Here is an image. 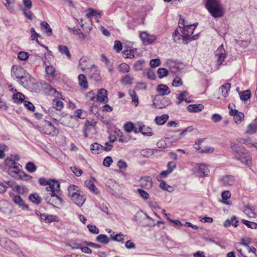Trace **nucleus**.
I'll use <instances>...</instances> for the list:
<instances>
[{
	"instance_id": "nucleus-1",
	"label": "nucleus",
	"mask_w": 257,
	"mask_h": 257,
	"mask_svg": "<svg viewBox=\"0 0 257 257\" xmlns=\"http://www.w3.org/2000/svg\"><path fill=\"white\" fill-rule=\"evenodd\" d=\"M11 75L14 78L17 79L25 87L31 90L38 91L40 88L49 95L59 98L61 94L56 89L44 81L36 82L35 80L29 74L26 73L24 69L20 66H13L11 69Z\"/></svg>"
},
{
	"instance_id": "nucleus-2",
	"label": "nucleus",
	"mask_w": 257,
	"mask_h": 257,
	"mask_svg": "<svg viewBox=\"0 0 257 257\" xmlns=\"http://www.w3.org/2000/svg\"><path fill=\"white\" fill-rule=\"evenodd\" d=\"M230 148L236 160L248 167L252 166V156L248 150L238 144L232 142L230 143Z\"/></svg>"
},
{
	"instance_id": "nucleus-3",
	"label": "nucleus",
	"mask_w": 257,
	"mask_h": 257,
	"mask_svg": "<svg viewBox=\"0 0 257 257\" xmlns=\"http://www.w3.org/2000/svg\"><path fill=\"white\" fill-rule=\"evenodd\" d=\"M178 27L183 36V44H188L190 42V38L193 34L194 29L191 27L190 24L186 22L182 17H180Z\"/></svg>"
},
{
	"instance_id": "nucleus-4",
	"label": "nucleus",
	"mask_w": 257,
	"mask_h": 257,
	"mask_svg": "<svg viewBox=\"0 0 257 257\" xmlns=\"http://www.w3.org/2000/svg\"><path fill=\"white\" fill-rule=\"evenodd\" d=\"M206 7L212 16H223L221 8L216 0H207Z\"/></svg>"
},
{
	"instance_id": "nucleus-5",
	"label": "nucleus",
	"mask_w": 257,
	"mask_h": 257,
	"mask_svg": "<svg viewBox=\"0 0 257 257\" xmlns=\"http://www.w3.org/2000/svg\"><path fill=\"white\" fill-rule=\"evenodd\" d=\"M40 128H41V131L46 135L55 136L58 134V131L56 128L51 122L47 120H45L44 125L42 127H40Z\"/></svg>"
},
{
	"instance_id": "nucleus-6",
	"label": "nucleus",
	"mask_w": 257,
	"mask_h": 257,
	"mask_svg": "<svg viewBox=\"0 0 257 257\" xmlns=\"http://www.w3.org/2000/svg\"><path fill=\"white\" fill-rule=\"evenodd\" d=\"M74 20L77 21L84 31L89 32L92 29V21L91 17H75Z\"/></svg>"
},
{
	"instance_id": "nucleus-7",
	"label": "nucleus",
	"mask_w": 257,
	"mask_h": 257,
	"mask_svg": "<svg viewBox=\"0 0 257 257\" xmlns=\"http://www.w3.org/2000/svg\"><path fill=\"white\" fill-rule=\"evenodd\" d=\"M0 245L8 250L16 251L19 249V246L12 240L6 237L0 236Z\"/></svg>"
},
{
	"instance_id": "nucleus-8",
	"label": "nucleus",
	"mask_w": 257,
	"mask_h": 257,
	"mask_svg": "<svg viewBox=\"0 0 257 257\" xmlns=\"http://www.w3.org/2000/svg\"><path fill=\"white\" fill-rule=\"evenodd\" d=\"M140 38L145 46L152 44L156 40L155 35H151L146 31L141 32L140 34Z\"/></svg>"
},
{
	"instance_id": "nucleus-9",
	"label": "nucleus",
	"mask_w": 257,
	"mask_h": 257,
	"mask_svg": "<svg viewBox=\"0 0 257 257\" xmlns=\"http://www.w3.org/2000/svg\"><path fill=\"white\" fill-rule=\"evenodd\" d=\"M215 56L217 60V64L220 65L222 64L223 61L226 57V51L224 48V46L221 44L215 51Z\"/></svg>"
},
{
	"instance_id": "nucleus-10",
	"label": "nucleus",
	"mask_w": 257,
	"mask_h": 257,
	"mask_svg": "<svg viewBox=\"0 0 257 257\" xmlns=\"http://www.w3.org/2000/svg\"><path fill=\"white\" fill-rule=\"evenodd\" d=\"M228 107L230 109L229 114L233 116V119L235 123H240L244 118V114L241 112L238 111L236 109L230 108V105L228 106Z\"/></svg>"
},
{
	"instance_id": "nucleus-11",
	"label": "nucleus",
	"mask_w": 257,
	"mask_h": 257,
	"mask_svg": "<svg viewBox=\"0 0 257 257\" xmlns=\"http://www.w3.org/2000/svg\"><path fill=\"white\" fill-rule=\"evenodd\" d=\"M70 198L76 205L80 207L83 205L86 199L85 196L82 195V192L81 191L77 194L72 195V196Z\"/></svg>"
},
{
	"instance_id": "nucleus-12",
	"label": "nucleus",
	"mask_w": 257,
	"mask_h": 257,
	"mask_svg": "<svg viewBox=\"0 0 257 257\" xmlns=\"http://www.w3.org/2000/svg\"><path fill=\"white\" fill-rule=\"evenodd\" d=\"M22 167V166L17 162L15 166L12 168V170L8 171L7 173L10 176L16 180L19 175L23 170Z\"/></svg>"
},
{
	"instance_id": "nucleus-13",
	"label": "nucleus",
	"mask_w": 257,
	"mask_h": 257,
	"mask_svg": "<svg viewBox=\"0 0 257 257\" xmlns=\"http://www.w3.org/2000/svg\"><path fill=\"white\" fill-rule=\"evenodd\" d=\"M96 101L100 102H107V91L104 88L98 90L96 96Z\"/></svg>"
},
{
	"instance_id": "nucleus-14",
	"label": "nucleus",
	"mask_w": 257,
	"mask_h": 257,
	"mask_svg": "<svg viewBox=\"0 0 257 257\" xmlns=\"http://www.w3.org/2000/svg\"><path fill=\"white\" fill-rule=\"evenodd\" d=\"M235 180L234 176L229 175H224L219 179L220 182L224 186H231L233 185Z\"/></svg>"
},
{
	"instance_id": "nucleus-15",
	"label": "nucleus",
	"mask_w": 257,
	"mask_h": 257,
	"mask_svg": "<svg viewBox=\"0 0 257 257\" xmlns=\"http://www.w3.org/2000/svg\"><path fill=\"white\" fill-rule=\"evenodd\" d=\"M135 133H142L144 136H152L153 134L151 131V129L149 127H146L144 125H139L138 128L134 127Z\"/></svg>"
},
{
	"instance_id": "nucleus-16",
	"label": "nucleus",
	"mask_w": 257,
	"mask_h": 257,
	"mask_svg": "<svg viewBox=\"0 0 257 257\" xmlns=\"http://www.w3.org/2000/svg\"><path fill=\"white\" fill-rule=\"evenodd\" d=\"M53 106L51 108H49V109L48 110V113L49 114L52 115V112L54 111L55 110H60L63 107V103L62 102V101L57 98H54L53 100Z\"/></svg>"
},
{
	"instance_id": "nucleus-17",
	"label": "nucleus",
	"mask_w": 257,
	"mask_h": 257,
	"mask_svg": "<svg viewBox=\"0 0 257 257\" xmlns=\"http://www.w3.org/2000/svg\"><path fill=\"white\" fill-rule=\"evenodd\" d=\"M153 182L152 179L148 176L141 178L140 180V186L145 189H151L152 187Z\"/></svg>"
},
{
	"instance_id": "nucleus-18",
	"label": "nucleus",
	"mask_w": 257,
	"mask_h": 257,
	"mask_svg": "<svg viewBox=\"0 0 257 257\" xmlns=\"http://www.w3.org/2000/svg\"><path fill=\"white\" fill-rule=\"evenodd\" d=\"M24 8H23V14L25 16H32L33 14L30 10L32 7V2L31 0H23Z\"/></svg>"
},
{
	"instance_id": "nucleus-19",
	"label": "nucleus",
	"mask_w": 257,
	"mask_h": 257,
	"mask_svg": "<svg viewBox=\"0 0 257 257\" xmlns=\"http://www.w3.org/2000/svg\"><path fill=\"white\" fill-rule=\"evenodd\" d=\"M145 19L144 17L133 18L132 20H130L128 23V27L130 29H134L137 26L144 24Z\"/></svg>"
},
{
	"instance_id": "nucleus-20",
	"label": "nucleus",
	"mask_w": 257,
	"mask_h": 257,
	"mask_svg": "<svg viewBox=\"0 0 257 257\" xmlns=\"http://www.w3.org/2000/svg\"><path fill=\"white\" fill-rule=\"evenodd\" d=\"M48 186L46 188L47 191L54 192L60 191V183L55 180H52L51 183L47 185Z\"/></svg>"
},
{
	"instance_id": "nucleus-21",
	"label": "nucleus",
	"mask_w": 257,
	"mask_h": 257,
	"mask_svg": "<svg viewBox=\"0 0 257 257\" xmlns=\"http://www.w3.org/2000/svg\"><path fill=\"white\" fill-rule=\"evenodd\" d=\"M156 90L159 93L158 95L156 96V98L159 95L164 96L169 94L170 93L169 87L165 84H159L157 86Z\"/></svg>"
},
{
	"instance_id": "nucleus-22",
	"label": "nucleus",
	"mask_w": 257,
	"mask_h": 257,
	"mask_svg": "<svg viewBox=\"0 0 257 257\" xmlns=\"http://www.w3.org/2000/svg\"><path fill=\"white\" fill-rule=\"evenodd\" d=\"M172 38L173 41L178 44L182 43L183 44V36L181 33L179 28L176 29L172 34Z\"/></svg>"
},
{
	"instance_id": "nucleus-23",
	"label": "nucleus",
	"mask_w": 257,
	"mask_h": 257,
	"mask_svg": "<svg viewBox=\"0 0 257 257\" xmlns=\"http://www.w3.org/2000/svg\"><path fill=\"white\" fill-rule=\"evenodd\" d=\"M171 103V101L170 100V99H169L168 98L164 97L161 100L160 103H157L156 102H154L153 103V105L156 108L162 109L169 105Z\"/></svg>"
},
{
	"instance_id": "nucleus-24",
	"label": "nucleus",
	"mask_w": 257,
	"mask_h": 257,
	"mask_svg": "<svg viewBox=\"0 0 257 257\" xmlns=\"http://www.w3.org/2000/svg\"><path fill=\"white\" fill-rule=\"evenodd\" d=\"M17 163L13 159L7 157L5 160V167H4V171L7 173L10 170H12L15 165Z\"/></svg>"
},
{
	"instance_id": "nucleus-25",
	"label": "nucleus",
	"mask_w": 257,
	"mask_h": 257,
	"mask_svg": "<svg viewBox=\"0 0 257 257\" xmlns=\"http://www.w3.org/2000/svg\"><path fill=\"white\" fill-rule=\"evenodd\" d=\"M197 175L199 177H204L208 175L209 170L208 167L204 164H200L197 170Z\"/></svg>"
},
{
	"instance_id": "nucleus-26",
	"label": "nucleus",
	"mask_w": 257,
	"mask_h": 257,
	"mask_svg": "<svg viewBox=\"0 0 257 257\" xmlns=\"http://www.w3.org/2000/svg\"><path fill=\"white\" fill-rule=\"evenodd\" d=\"M13 200L15 204L18 205L22 209H28V206L26 204L21 197L18 195H15L13 196Z\"/></svg>"
},
{
	"instance_id": "nucleus-27",
	"label": "nucleus",
	"mask_w": 257,
	"mask_h": 257,
	"mask_svg": "<svg viewBox=\"0 0 257 257\" xmlns=\"http://www.w3.org/2000/svg\"><path fill=\"white\" fill-rule=\"evenodd\" d=\"M11 205L10 203L6 200L0 201V211L6 214L11 210Z\"/></svg>"
},
{
	"instance_id": "nucleus-28",
	"label": "nucleus",
	"mask_w": 257,
	"mask_h": 257,
	"mask_svg": "<svg viewBox=\"0 0 257 257\" xmlns=\"http://www.w3.org/2000/svg\"><path fill=\"white\" fill-rule=\"evenodd\" d=\"M103 147L100 144L97 143H94L91 145L90 150L93 154H100L103 151Z\"/></svg>"
},
{
	"instance_id": "nucleus-29",
	"label": "nucleus",
	"mask_w": 257,
	"mask_h": 257,
	"mask_svg": "<svg viewBox=\"0 0 257 257\" xmlns=\"http://www.w3.org/2000/svg\"><path fill=\"white\" fill-rule=\"evenodd\" d=\"M78 83L80 87L84 89H86L88 87V82L85 76L81 74L78 77Z\"/></svg>"
},
{
	"instance_id": "nucleus-30",
	"label": "nucleus",
	"mask_w": 257,
	"mask_h": 257,
	"mask_svg": "<svg viewBox=\"0 0 257 257\" xmlns=\"http://www.w3.org/2000/svg\"><path fill=\"white\" fill-rule=\"evenodd\" d=\"M204 105L202 104H190L187 106V110L190 112H198L202 110Z\"/></svg>"
},
{
	"instance_id": "nucleus-31",
	"label": "nucleus",
	"mask_w": 257,
	"mask_h": 257,
	"mask_svg": "<svg viewBox=\"0 0 257 257\" xmlns=\"http://www.w3.org/2000/svg\"><path fill=\"white\" fill-rule=\"evenodd\" d=\"M257 131V117L254 120L253 122L248 124L247 130L246 133L249 135H252L255 134Z\"/></svg>"
},
{
	"instance_id": "nucleus-32",
	"label": "nucleus",
	"mask_w": 257,
	"mask_h": 257,
	"mask_svg": "<svg viewBox=\"0 0 257 257\" xmlns=\"http://www.w3.org/2000/svg\"><path fill=\"white\" fill-rule=\"evenodd\" d=\"M53 195L54 192H49L45 194L43 198L47 203L53 205V204L58 203L57 201H56L55 198H54Z\"/></svg>"
},
{
	"instance_id": "nucleus-33",
	"label": "nucleus",
	"mask_w": 257,
	"mask_h": 257,
	"mask_svg": "<svg viewBox=\"0 0 257 257\" xmlns=\"http://www.w3.org/2000/svg\"><path fill=\"white\" fill-rule=\"evenodd\" d=\"M238 220L236 219L235 216H233L230 219H227L223 223V225L225 227H228L231 225H233L234 227H237L238 226Z\"/></svg>"
},
{
	"instance_id": "nucleus-34",
	"label": "nucleus",
	"mask_w": 257,
	"mask_h": 257,
	"mask_svg": "<svg viewBox=\"0 0 257 257\" xmlns=\"http://www.w3.org/2000/svg\"><path fill=\"white\" fill-rule=\"evenodd\" d=\"M169 119V115L167 114H164L160 116H157L155 118V122L159 125L164 124Z\"/></svg>"
},
{
	"instance_id": "nucleus-35",
	"label": "nucleus",
	"mask_w": 257,
	"mask_h": 257,
	"mask_svg": "<svg viewBox=\"0 0 257 257\" xmlns=\"http://www.w3.org/2000/svg\"><path fill=\"white\" fill-rule=\"evenodd\" d=\"M85 16H100L103 15L102 12L100 10H94L92 8H88L86 10Z\"/></svg>"
},
{
	"instance_id": "nucleus-36",
	"label": "nucleus",
	"mask_w": 257,
	"mask_h": 257,
	"mask_svg": "<svg viewBox=\"0 0 257 257\" xmlns=\"http://www.w3.org/2000/svg\"><path fill=\"white\" fill-rule=\"evenodd\" d=\"M125 235L121 233H117L116 234H110V239L121 243H123L125 239Z\"/></svg>"
},
{
	"instance_id": "nucleus-37",
	"label": "nucleus",
	"mask_w": 257,
	"mask_h": 257,
	"mask_svg": "<svg viewBox=\"0 0 257 257\" xmlns=\"http://www.w3.org/2000/svg\"><path fill=\"white\" fill-rule=\"evenodd\" d=\"M29 198L31 201L37 205L39 204L42 201L41 197L37 193L30 194Z\"/></svg>"
},
{
	"instance_id": "nucleus-38",
	"label": "nucleus",
	"mask_w": 257,
	"mask_h": 257,
	"mask_svg": "<svg viewBox=\"0 0 257 257\" xmlns=\"http://www.w3.org/2000/svg\"><path fill=\"white\" fill-rule=\"evenodd\" d=\"M96 241L103 243L104 244H107L109 242V239L105 234H101L96 237Z\"/></svg>"
},
{
	"instance_id": "nucleus-39",
	"label": "nucleus",
	"mask_w": 257,
	"mask_h": 257,
	"mask_svg": "<svg viewBox=\"0 0 257 257\" xmlns=\"http://www.w3.org/2000/svg\"><path fill=\"white\" fill-rule=\"evenodd\" d=\"M243 211L249 217L254 218L256 216V213L253 212V210L251 209V206L249 205L245 206Z\"/></svg>"
},
{
	"instance_id": "nucleus-40",
	"label": "nucleus",
	"mask_w": 257,
	"mask_h": 257,
	"mask_svg": "<svg viewBox=\"0 0 257 257\" xmlns=\"http://www.w3.org/2000/svg\"><path fill=\"white\" fill-rule=\"evenodd\" d=\"M42 28L45 30V33L48 36H51L52 34V30L48 23L45 21L42 22L41 23Z\"/></svg>"
},
{
	"instance_id": "nucleus-41",
	"label": "nucleus",
	"mask_w": 257,
	"mask_h": 257,
	"mask_svg": "<svg viewBox=\"0 0 257 257\" xmlns=\"http://www.w3.org/2000/svg\"><path fill=\"white\" fill-rule=\"evenodd\" d=\"M25 97L24 94L21 92H17L13 95V98L15 102L20 103L23 102Z\"/></svg>"
},
{
	"instance_id": "nucleus-42",
	"label": "nucleus",
	"mask_w": 257,
	"mask_h": 257,
	"mask_svg": "<svg viewBox=\"0 0 257 257\" xmlns=\"http://www.w3.org/2000/svg\"><path fill=\"white\" fill-rule=\"evenodd\" d=\"M58 50L62 54L66 55L69 59L71 58V55L68 48L66 46L59 45L58 46Z\"/></svg>"
},
{
	"instance_id": "nucleus-43",
	"label": "nucleus",
	"mask_w": 257,
	"mask_h": 257,
	"mask_svg": "<svg viewBox=\"0 0 257 257\" xmlns=\"http://www.w3.org/2000/svg\"><path fill=\"white\" fill-rule=\"evenodd\" d=\"M231 87V84L228 83H225L220 87L222 95L226 97L228 95V91Z\"/></svg>"
},
{
	"instance_id": "nucleus-44",
	"label": "nucleus",
	"mask_w": 257,
	"mask_h": 257,
	"mask_svg": "<svg viewBox=\"0 0 257 257\" xmlns=\"http://www.w3.org/2000/svg\"><path fill=\"white\" fill-rule=\"evenodd\" d=\"M32 176L27 174L23 170L21 172V173L19 175L18 178H17V180H23V181H28L32 179Z\"/></svg>"
},
{
	"instance_id": "nucleus-45",
	"label": "nucleus",
	"mask_w": 257,
	"mask_h": 257,
	"mask_svg": "<svg viewBox=\"0 0 257 257\" xmlns=\"http://www.w3.org/2000/svg\"><path fill=\"white\" fill-rule=\"evenodd\" d=\"M230 197L231 193L229 191H223L221 193V197L222 199V201L221 202L225 204H230L227 200L230 198Z\"/></svg>"
},
{
	"instance_id": "nucleus-46",
	"label": "nucleus",
	"mask_w": 257,
	"mask_h": 257,
	"mask_svg": "<svg viewBox=\"0 0 257 257\" xmlns=\"http://www.w3.org/2000/svg\"><path fill=\"white\" fill-rule=\"evenodd\" d=\"M68 196L71 197L72 196V195H74L75 194H77L78 192L80 191L78 189V187L74 185H71L69 186L68 188Z\"/></svg>"
},
{
	"instance_id": "nucleus-47",
	"label": "nucleus",
	"mask_w": 257,
	"mask_h": 257,
	"mask_svg": "<svg viewBox=\"0 0 257 257\" xmlns=\"http://www.w3.org/2000/svg\"><path fill=\"white\" fill-rule=\"evenodd\" d=\"M239 97L241 100L243 101H246L251 96L250 92L249 90H246L239 92Z\"/></svg>"
},
{
	"instance_id": "nucleus-48",
	"label": "nucleus",
	"mask_w": 257,
	"mask_h": 257,
	"mask_svg": "<svg viewBox=\"0 0 257 257\" xmlns=\"http://www.w3.org/2000/svg\"><path fill=\"white\" fill-rule=\"evenodd\" d=\"M134 78L129 75H126L121 79V82L123 85H132L133 83Z\"/></svg>"
},
{
	"instance_id": "nucleus-49",
	"label": "nucleus",
	"mask_w": 257,
	"mask_h": 257,
	"mask_svg": "<svg viewBox=\"0 0 257 257\" xmlns=\"http://www.w3.org/2000/svg\"><path fill=\"white\" fill-rule=\"evenodd\" d=\"M25 168L30 173H33L37 170V166L32 162H29L26 165Z\"/></svg>"
},
{
	"instance_id": "nucleus-50",
	"label": "nucleus",
	"mask_w": 257,
	"mask_h": 257,
	"mask_svg": "<svg viewBox=\"0 0 257 257\" xmlns=\"http://www.w3.org/2000/svg\"><path fill=\"white\" fill-rule=\"evenodd\" d=\"M241 222L245 225L248 228L251 229H256L257 228V223L254 222L249 221L245 219H241Z\"/></svg>"
},
{
	"instance_id": "nucleus-51",
	"label": "nucleus",
	"mask_w": 257,
	"mask_h": 257,
	"mask_svg": "<svg viewBox=\"0 0 257 257\" xmlns=\"http://www.w3.org/2000/svg\"><path fill=\"white\" fill-rule=\"evenodd\" d=\"M45 71L47 74L52 77H55V69L52 65H46Z\"/></svg>"
},
{
	"instance_id": "nucleus-52",
	"label": "nucleus",
	"mask_w": 257,
	"mask_h": 257,
	"mask_svg": "<svg viewBox=\"0 0 257 257\" xmlns=\"http://www.w3.org/2000/svg\"><path fill=\"white\" fill-rule=\"evenodd\" d=\"M130 67L126 63H121L118 66V70L122 73H127L130 71Z\"/></svg>"
},
{
	"instance_id": "nucleus-53",
	"label": "nucleus",
	"mask_w": 257,
	"mask_h": 257,
	"mask_svg": "<svg viewBox=\"0 0 257 257\" xmlns=\"http://www.w3.org/2000/svg\"><path fill=\"white\" fill-rule=\"evenodd\" d=\"M130 95L131 97L132 102L134 103L136 106H137L139 104V98L136 92L134 90L131 91Z\"/></svg>"
},
{
	"instance_id": "nucleus-54",
	"label": "nucleus",
	"mask_w": 257,
	"mask_h": 257,
	"mask_svg": "<svg viewBox=\"0 0 257 257\" xmlns=\"http://www.w3.org/2000/svg\"><path fill=\"white\" fill-rule=\"evenodd\" d=\"M3 3L5 5L7 9L11 11L13 9V5L15 3V0H1Z\"/></svg>"
},
{
	"instance_id": "nucleus-55",
	"label": "nucleus",
	"mask_w": 257,
	"mask_h": 257,
	"mask_svg": "<svg viewBox=\"0 0 257 257\" xmlns=\"http://www.w3.org/2000/svg\"><path fill=\"white\" fill-rule=\"evenodd\" d=\"M158 76L160 78H162L168 74V71L164 68H160L158 70Z\"/></svg>"
},
{
	"instance_id": "nucleus-56",
	"label": "nucleus",
	"mask_w": 257,
	"mask_h": 257,
	"mask_svg": "<svg viewBox=\"0 0 257 257\" xmlns=\"http://www.w3.org/2000/svg\"><path fill=\"white\" fill-rule=\"evenodd\" d=\"M145 61L142 60L137 61L134 65L135 69L137 71L141 70L143 69Z\"/></svg>"
},
{
	"instance_id": "nucleus-57",
	"label": "nucleus",
	"mask_w": 257,
	"mask_h": 257,
	"mask_svg": "<svg viewBox=\"0 0 257 257\" xmlns=\"http://www.w3.org/2000/svg\"><path fill=\"white\" fill-rule=\"evenodd\" d=\"M87 227L89 230V231L93 234H98L99 232V230L98 228H97L95 225L92 224H88Z\"/></svg>"
},
{
	"instance_id": "nucleus-58",
	"label": "nucleus",
	"mask_w": 257,
	"mask_h": 257,
	"mask_svg": "<svg viewBox=\"0 0 257 257\" xmlns=\"http://www.w3.org/2000/svg\"><path fill=\"white\" fill-rule=\"evenodd\" d=\"M59 191L54 192L53 197L55 198L56 201H57L58 203L56 204H61L62 205L63 203V200L62 197L60 196V194L59 193Z\"/></svg>"
},
{
	"instance_id": "nucleus-59",
	"label": "nucleus",
	"mask_w": 257,
	"mask_h": 257,
	"mask_svg": "<svg viewBox=\"0 0 257 257\" xmlns=\"http://www.w3.org/2000/svg\"><path fill=\"white\" fill-rule=\"evenodd\" d=\"M172 85L176 87L181 86L182 85L181 79L178 76H176L172 82Z\"/></svg>"
},
{
	"instance_id": "nucleus-60",
	"label": "nucleus",
	"mask_w": 257,
	"mask_h": 257,
	"mask_svg": "<svg viewBox=\"0 0 257 257\" xmlns=\"http://www.w3.org/2000/svg\"><path fill=\"white\" fill-rule=\"evenodd\" d=\"M137 191L138 192L139 195L141 196L142 198L145 200H147L149 198V194L146 191L142 189H138Z\"/></svg>"
},
{
	"instance_id": "nucleus-61",
	"label": "nucleus",
	"mask_w": 257,
	"mask_h": 257,
	"mask_svg": "<svg viewBox=\"0 0 257 257\" xmlns=\"http://www.w3.org/2000/svg\"><path fill=\"white\" fill-rule=\"evenodd\" d=\"M29 57L27 52L21 51L18 54V58L21 60H26Z\"/></svg>"
},
{
	"instance_id": "nucleus-62",
	"label": "nucleus",
	"mask_w": 257,
	"mask_h": 257,
	"mask_svg": "<svg viewBox=\"0 0 257 257\" xmlns=\"http://www.w3.org/2000/svg\"><path fill=\"white\" fill-rule=\"evenodd\" d=\"M122 44L119 41L116 40L114 41L113 48L116 51V52H120L122 50Z\"/></svg>"
},
{
	"instance_id": "nucleus-63",
	"label": "nucleus",
	"mask_w": 257,
	"mask_h": 257,
	"mask_svg": "<svg viewBox=\"0 0 257 257\" xmlns=\"http://www.w3.org/2000/svg\"><path fill=\"white\" fill-rule=\"evenodd\" d=\"M134 124L131 122H126L124 125V130L127 133H131L134 130Z\"/></svg>"
},
{
	"instance_id": "nucleus-64",
	"label": "nucleus",
	"mask_w": 257,
	"mask_h": 257,
	"mask_svg": "<svg viewBox=\"0 0 257 257\" xmlns=\"http://www.w3.org/2000/svg\"><path fill=\"white\" fill-rule=\"evenodd\" d=\"M112 163V159L111 157L107 156L105 157L103 161V165L105 167H109Z\"/></svg>"
}]
</instances>
